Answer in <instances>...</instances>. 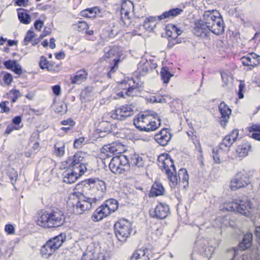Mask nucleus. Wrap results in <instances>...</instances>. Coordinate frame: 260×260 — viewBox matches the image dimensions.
Returning <instances> with one entry per match:
<instances>
[{"mask_svg":"<svg viewBox=\"0 0 260 260\" xmlns=\"http://www.w3.org/2000/svg\"><path fill=\"white\" fill-rule=\"evenodd\" d=\"M193 32L196 36L202 38L209 36V30L205 25L204 20L203 18L202 20L196 21Z\"/></svg>","mask_w":260,"mask_h":260,"instance_id":"obj_20","label":"nucleus"},{"mask_svg":"<svg viewBox=\"0 0 260 260\" xmlns=\"http://www.w3.org/2000/svg\"><path fill=\"white\" fill-rule=\"evenodd\" d=\"M149 253L146 248H140L132 256L130 260H149Z\"/></svg>","mask_w":260,"mask_h":260,"instance_id":"obj_26","label":"nucleus"},{"mask_svg":"<svg viewBox=\"0 0 260 260\" xmlns=\"http://www.w3.org/2000/svg\"><path fill=\"white\" fill-rule=\"evenodd\" d=\"M150 68V62L146 59H142L138 65L137 73L138 76L140 77L145 75Z\"/></svg>","mask_w":260,"mask_h":260,"instance_id":"obj_25","label":"nucleus"},{"mask_svg":"<svg viewBox=\"0 0 260 260\" xmlns=\"http://www.w3.org/2000/svg\"><path fill=\"white\" fill-rule=\"evenodd\" d=\"M248 129L249 132H258L260 131V124H253L252 126L248 127Z\"/></svg>","mask_w":260,"mask_h":260,"instance_id":"obj_61","label":"nucleus"},{"mask_svg":"<svg viewBox=\"0 0 260 260\" xmlns=\"http://www.w3.org/2000/svg\"><path fill=\"white\" fill-rule=\"evenodd\" d=\"M182 12L183 10L181 9L178 8H173L158 16V20L160 21L167 18H173L180 15Z\"/></svg>","mask_w":260,"mask_h":260,"instance_id":"obj_24","label":"nucleus"},{"mask_svg":"<svg viewBox=\"0 0 260 260\" xmlns=\"http://www.w3.org/2000/svg\"><path fill=\"white\" fill-rule=\"evenodd\" d=\"M136 88L133 86H130L129 84L128 85V87H125V88L123 89V90L120 91L117 93V95L121 97H124L125 95L128 96L134 95L135 91Z\"/></svg>","mask_w":260,"mask_h":260,"instance_id":"obj_35","label":"nucleus"},{"mask_svg":"<svg viewBox=\"0 0 260 260\" xmlns=\"http://www.w3.org/2000/svg\"><path fill=\"white\" fill-rule=\"evenodd\" d=\"M172 134L168 128H163L154 135L155 141L160 145H167L171 139Z\"/></svg>","mask_w":260,"mask_h":260,"instance_id":"obj_18","label":"nucleus"},{"mask_svg":"<svg viewBox=\"0 0 260 260\" xmlns=\"http://www.w3.org/2000/svg\"><path fill=\"white\" fill-rule=\"evenodd\" d=\"M3 80L7 85H10L13 80L11 74L10 73L5 74L3 77Z\"/></svg>","mask_w":260,"mask_h":260,"instance_id":"obj_53","label":"nucleus"},{"mask_svg":"<svg viewBox=\"0 0 260 260\" xmlns=\"http://www.w3.org/2000/svg\"><path fill=\"white\" fill-rule=\"evenodd\" d=\"M238 199H233L231 202H226L223 203L222 209L226 211H237Z\"/></svg>","mask_w":260,"mask_h":260,"instance_id":"obj_33","label":"nucleus"},{"mask_svg":"<svg viewBox=\"0 0 260 260\" xmlns=\"http://www.w3.org/2000/svg\"><path fill=\"white\" fill-rule=\"evenodd\" d=\"M170 213L169 206L166 203H159L154 208L149 211L150 217L157 219L166 218Z\"/></svg>","mask_w":260,"mask_h":260,"instance_id":"obj_13","label":"nucleus"},{"mask_svg":"<svg viewBox=\"0 0 260 260\" xmlns=\"http://www.w3.org/2000/svg\"><path fill=\"white\" fill-rule=\"evenodd\" d=\"M84 141V138L83 137H81L79 139H75L74 143V147L76 148H80Z\"/></svg>","mask_w":260,"mask_h":260,"instance_id":"obj_58","label":"nucleus"},{"mask_svg":"<svg viewBox=\"0 0 260 260\" xmlns=\"http://www.w3.org/2000/svg\"><path fill=\"white\" fill-rule=\"evenodd\" d=\"M150 101L152 103H166V101L164 96L157 95V96H153L150 98Z\"/></svg>","mask_w":260,"mask_h":260,"instance_id":"obj_48","label":"nucleus"},{"mask_svg":"<svg viewBox=\"0 0 260 260\" xmlns=\"http://www.w3.org/2000/svg\"><path fill=\"white\" fill-rule=\"evenodd\" d=\"M56 250L52 244L47 241L41 248V253L44 257L48 258L52 255Z\"/></svg>","mask_w":260,"mask_h":260,"instance_id":"obj_27","label":"nucleus"},{"mask_svg":"<svg viewBox=\"0 0 260 260\" xmlns=\"http://www.w3.org/2000/svg\"><path fill=\"white\" fill-rule=\"evenodd\" d=\"M171 28L174 31L175 40L177 39L178 36L181 34L182 31L175 25H172Z\"/></svg>","mask_w":260,"mask_h":260,"instance_id":"obj_56","label":"nucleus"},{"mask_svg":"<svg viewBox=\"0 0 260 260\" xmlns=\"http://www.w3.org/2000/svg\"><path fill=\"white\" fill-rule=\"evenodd\" d=\"M53 93L56 96H59L61 93V87L59 85H56L52 87Z\"/></svg>","mask_w":260,"mask_h":260,"instance_id":"obj_60","label":"nucleus"},{"mask_svg":"<svg viewBox=\"0 0 260 260\" xmlns=\"http://www.w3.org/2000/svg\"><path fill=\"white\" fill-rule=\"evenodd\" d=\"M241 61L243 66L248 67V69L251 70L260 64V56L252 52L242 57Z\"/></svg>","mask_w":260,"mask_h":260,"instance_id":"obj_17","label":"nucleus"},{"mask_svg":"<svg viewBox=\"0 0 260 260\" xmlns=\"http://www.w3.org/2000/svg\"><path fill=\"white\" fill-rule=\"evenodd\" d=\"M160 76L164 83H168L170 80V78L173 76V75L171 74L168 70L162 68L160 72Z\"/></svg>","mask_w":260,"mask_h":260,"instance_id":"obj_40","label":"nucleus"},{"mask_svg":"<svg viewBox=\"0 0 260 260\" xmlns=\"http://www.w3.org/2000/svg\"><path fill=\"white\" fill-rule=\"evenodd\" d=\"M255 235L257 242L260 244V225L257 226L255 229Z\"/></svg>","mask_w":260,"mask_h":260,"instance_id":"obj_64","label":"nucleus"},{"mask_svg":"<svg viewBox=\"0 0 260 260\" xmlns=\"http://www.w3.org/2000/svg\"><path fill=\"white\" fill-rule=\"evenodd\" d=\"M79 31L87 30L88 28L87 23L84 21H79L74 25Z\"/></svg>","mask_w":260,"mask_h":260,"instance_id":"obj_42","label":"nucleus"},{"mask_svg":"<svg viewBox=\"0 0 260 260\" xmlns=\"http://www.w3.org/2000/svg\"><path fill=\"white\" fill-rule=\"evenodd\" d=\"M118 207L117 200L111 199L107 200L100 206L93 213L91 218L93 221L97 222L109 216L111 213L115 212Z\"/></svg>","mask_w":260,"mask_h":260,"instance_id":"obj_7","label":"nucleus"},{"mask_svg":"<svg viewBox=\"0 0 260 260\" xmlns=\"http://www.w3.org/2000/svg\"><path fill=\"white\" fill-rule=\"evenodd\" d=\"M35 36V35L34 31L31 30H29L22 42L23 45H27L28 43L31 41Z\"/></svg>","mask_w":260,"mask_h":260,"instance_id":"obj_43","label":"nucleus"},{"mask_svg":"<svg viewBox=\"0 0 260 260\" xmlns=\"http://www.w3.org/2000/svg\"><path fill=\"white\" fill-rule=\"evenodd\" d=\"M8 99L11 100L12 104L15 103L20 96V93L17 90H11L7 93Z\"/></svg>","mask_w":260,"mask_h":260,"instance_id":"obj_38","label":"nucleus"},{"mask_svg":"<svg viewBox=\"0 0 260 260\" xmlns=\"http://www.w3.org/2000/svg\"><path fill=\"white\" fill-rule=\"evenodd\" d=\"M205 25L209 31L216 35L222 34L224 30V24L220 13L212 10L205 11L203 15Z\"/></svg>","mask_w":260,"mask_h":260,"instance_id":"obj_2","label":"nucleus"},{"mask_svg":"<svg viewBox=\"0 0 260 260\" xmlns=\"http://www.w3.org/2000/svg\"><path fill=\"white\" fill-rule=\"evenodd\" d=\"M87 157V153L79 151L77 152L72 157H69L66 161L68 166L75 169L77 168L79 172L84 174L87 170L85 158Z\"/></svg>","mask_w":260,"mask_h":260,"instance_id":"obj_8","label":"nucleus"},{"mask_svg":"<svg viewBox=\"0 0 260 260\" xmlns=\"http://www.w3.org/2000/svg\"><path fill=\"white\" fill-rule=\"evenodd\" d=\"M129 163L128 156L120 154L113 157L109 165L110 171L115 174H122L125 171V167Z\"/></svg>","mask_w":260,"mask_h":260,"instance_id":"obj_9","label":"nucleus"},{"mask_svg":"<svg viewBox=\"0 0 260 260\" xmlns=\"http://www.w3.org/2000/svg\"><path fill=\"white\" fill-rule=\"evenodd\" d=\"M218 110L221 115L219 123L222 126L224 127L229 122L232 110L223 102H221L218 106Z\"/></svg>","mask_w":260,"mask_h":260,"instance_id":"obj_19","label":"nucleus"},{"mask_svg":"<svg viewBox=\"0 0 260 260\" xmlns=\"http://www.w3.org/2000/svg\"><path fill=\"white\" fill-rule=\"evenodd\" d=\"M245 92V83L243 81H240L239 85V89L238 92V98L242 99L244 98V93Z\"/></svg>","mask_w":260,"mask_h":260,"instance_id":"obj_44","label":"nucleus"},{"mask_svg":"<svg viewBox=\"0 0 260 260\" xmlns=\"http://www.w3.org/2000/svg\"><path fill=\"white\" fill-rule=\"evenodd\" d=\"M39 64L40 68L43 70L48 68V62L45 57H41Z\"/></svg>","mask_w":260,"mask_h":260,"instance_id":"obj_52","label":"nucleus"},{"mask_svg":"<svg viewBox=\"0 0 260 260\" xmlns=\"http://www.w3.org/2000/svg\"><path fill=\"white\" fill-rule=\"evenodd\" d=\"M131 223L126 219H120L114 225L116 236L120 241H125L131 233Z\"/></svg>","mask_w":260,"mask_h":260,"instance_id":"obj_10","label":"nucleus"},{"mask_svg":"<svg viewBox=\"0 0 260 260\" xmlns=\"http://www.w3.org/2000/svg\"><path fill=\"white\" fill-rule=\"evenodd\" d=\"M15 61H16V60H7L4 62V65L5 66V67L6 68H7V69L12 70L14 67V65L15 63Z\"/></svg>","mask_w":260,"mask_h":260,"instance_id":"obj_54","label":"nucleus"},{"mask_svg":"<svg viewBox=\"0 0 260 260\" xmlns=\"http://www.w3.org/2000/svg\"><path fill=\"white\" fill-rule=\"evenodd\" d=\"M219 150L215 149H213L212 151V155L213 158L214 159V162L216 164H220L221 162V160L219 157Z\"/></svg>","mask_w":260,"mask_h":260,"instance_id":"obj_47","label":"nucleus"},{"mask_svg":"<svg viewBox=\"0 0 260 260\" xmlns=\"http://www.w3.org/2000/svg\"><path fill=\"white\" fill-rule=\"evenodd\" d=\"M44 22L40 19H38L34 23V27L36 29L40 30L43 26Z\"/></svg>","mask_w":260,"mask_h":260,"instance_id":"obj_59","label":"nucleus"},{"mask_svg":"<svg viewBox=\"0 0 260 260\" xmlns=\"http://www.w3.org/2000/svg\"><path fill=\"white\" fill-rule=\"evenodd\" d=\"M116 52V49L115 48H111L108 50V51L105 52V55L103 56L101 60H106L110 58H113Z\"/></svg>","mask_w":260,"mask_h":260,"instance_id":"obj_45","label":"nucleus"},{"mask_svg":"<svg viewBox=\"0 0 260 260\" xmlns=\"http://www.w3.org/2000/svg\"><path fill=\"white\" fill-rule=\"evenodd\" d=\"M5 231L8 234L12 235L14 233L15 229L12 224H7L5 226Z\"/></svg>","mask_w":260,"mask_h":260,"instance_id":"obj_55","label":"nucleus"},{"mask_svg":"<svg viewBox=\"0 0 260 260\" xmlns=\"http://www.w3.org/2000/svg\"><path fill=\"white\" fill-rule=\"evenodd\" d=\"M15 74L17 75H21L22 73V68L20 64H19L17 61H15V63L12 70Z\"/></svg>","mask_w":260,"mask_h":260,"instance_id":"obj_51","label":"nucleus"},{"mask_svg":"<svg viewBox=\"0 0 260 260\" xmlns=\"http://www.w3.org/2000/svg\"><path fill=\"white\" fill-rule=\"evenodd\" d=\"M237 211L242 215L249 217L255 210L253 204L248 199H238Z\"/></svg>","mask_w":260,"mask_h":260,"instance_id":"obj_12","label":"nucleus"},{"mask_svg":"<svg viewBox=\"0 0 260 260\" xmlns=\"http://www.w3.org/2000/svg\"><path fill=\"white\" fill-rule=\"evenodd\" d=\"M158 20V16H150L146 18V24H147V22H149L151 25H152V27L155 26V22Z\"/></svg>","mask_w":260,"mask_h":260,"instance_id":"obj_57","label":"nucleus"},{"mask_svg":"<svg viewBox=\"0 0 260 260\" xmlns=\"http://www.w3.org/2000/svg\"><path fill=\"white\" fill-rule=\"evenodd\" d=\"M8 101L2 102L0 103V108L2 113H9L10 111V108L7 107V104H8Z\"/></svg>","mask_w":260,"mask_h":260,"instance_id":"obj_50","label":"nucleus"},{"mask_svg":"<svg viewBox=\"0 0 260 260\" xmlns=\"http://www.w3.org/2000/svg\"><path fill=\"white\" fill-rule=\"evenodd\" d=\"M101 13V10L98 7L87 8L82 10L80 14L81 16L88 18H94Z\"/></svg>","mask_w":260,"mask_h":260,"instance_id":"obj_28","label":"nucleus"},{"mask_svg":"<svg viewBox=\"0 0 260 260\" xmlns=\"http://www.w3.org/2000/svg\"><path fill=\"white\" fill-rule=\"evenodd\" d=\"M15 4L18 6H23L25 7L27 5V3H28V0H15Z\"/></svg>","mask_w":260,"mask_h":260,"instance_id":"obj_63","label":"nucleus"},{"mask_svg":"<svg viewBox=\"0 0 260 260\" xmlns=\"http://www.w3.org/2000/svg\"><path fill=\"white\" fill-rule=\"evenodd\" d=\"M165 191L162 185L158 183H154L151 188L150 193L153 196H158L162 195Z\"/></svg>","mask_w":260,"mask_h":260,"instance_id":"obj_32","label":"nucleus"},{"mask_svg":"<svg viewBox=\"0 0 260 260\" xmlns=\"http://www.w3.org/2000/svg\"><path fill=\"white\" fill-rule=\"evenodd\" d=\"M252 172L250 170L243 169L237 172L231 179L230 187L232 190L247 188L251 190L252 188L251 179Z\"/></svg>","mask_w":260,"mask_h":260,"instance_id":"obj_4","label":"nucleus"},{"mask_svg":"<svg viewBox=\"0 0 260 260\" xmlns=\"http://www.w3.org/2000/svg\"><path fill=\"white\" fill-rule=\"evenodd\" d=\"M85 253L87 257L90 260H105V256L102 252L89 251L86 252Z\"/></svg>","mask_w":260,"mask_h":260,"instance_id":"obj_31","label":"nucleus"},{"mask_svg":"<svg viewBox=\"0 0 260 260\" xmlns=\"http://www.w3.org/2000/svg\"><path fill=\"white\" fill-rule=\"evenodd\" d=\"M250 146L247 144H243L238 146L236 149V152L239 157H245L248 155L249 148Z\"/></svg>","mask_w":260,"mask_h":260,"instance_id":"obj_34","label":"nucleus"},{"mask_svg":"<svg viewBox=\"0 0 260 260\" xmlns=\"http://www.w3.org/2000/svg\"><path fill=\"white\" fill-rule=\"evenodd\" d=\"M239 131L237 129H233L229 134L225 136L222 142L219 144V150L229 151L238 137Z\"/></svg>","mask_w":260,"mask_h":260,"instance_id":"obj_15","label":"nucleus"},{"mask_svg":"<svg viewBox=\"0 0 260 260\" xmlns=\"http://www.w3.org/2000/svg\"><path fill=\"white\" fill-rule=\"evenodd\" d=\"M134 124L140 131H153L160 125V119L158 118L156 120H153L151 115L138 114L134 119Z\"/></svg>","mask_w":260,"mask_h":260,"instance_id":"obj_5","label":"nucleus"},{"mask_svg":"<svg viewBox=\"0 0 260 260\" xmlns=\"http://www.w3.org/2000/svg\"><path fill=\"white\" fill-rule=\"evenodd\" d=\"M8 175L13 184V181L15 182L18 177L17 172L13 169H9L8 171Z\"/></svg>","mask_w":260,"mask_h":260,"instance_id":"obj_46","label":"nucleus"},{"mask_svg":"<svg viewBox=\"0 0 260 260\" xmlns=\"http://www.w3.org/2000/svg\"><path fill=\"white\" fill-rule=\"evenodd\" d=\"M158 165L165 172L170 180L172 187H175L178 183V179L173 159L167 153H162L158 156Z\"/></svg>","mask_w":260,"mask_h":260,"instance_id":"obj_3","label":"nucleus"},{"mask_svg":"<svg viewBox=\"0 0 260 260\" xmlns=\"http://www.w3.org/2000/svg\"><path fill=\"white\" fill-rule=\"evenodd\" d=\"M85 184L88 185L90 187H96L98 191L105 192L107 189L106 182L98 178H92L85 180L83 182Z\"/></svg>","mask_w":260,"mask_h":260,"instance_id":"obj_21","label":"nucleus"},{"mask_svg":"<svg viewBox=\"0 0 260 260\" xmlns=\"http://www.w3.org/2000/svg\"><path fill=\"white\" fill-rule=\"evenodd\" d=\"M134 12V5L129 0L123 1L121 5L120 20L123 25H128Z\"/></svg>","mask_w":260,"mask_h":260,"instance_id":"obj_11","label":"nucleus"},{"mask_svg":"<svg viewBox=\"0 0 260 260\" xmlns=\"http://www.w3.org/2000/svg\"><path fill=\"white\" fill-rule=\"evenodd\" d=\"M100 197H88L80 192H75L73 194V205L77 209H80V213L89 210L94 207L100 201Z\"/></svg>","mask_w":260,"mask_h":260,"instance_id":"obj_6","label":"nucleus"},{"mask_svg":"<svg viewBox=\"0 0 260 260\" xmlns=\"http://www.w3.org/2000/svg\"><path fill=\"white\" fill-rule=\"evenodd\" d=\"M61 124L64 125H69L70 126H73L75 125V122L72 118H69L67 120H62Z\"/></svg>","mask_w":260,"mask_h":260,"instance_id":"obj_62","label":"nucleus"},{"mask_svg":"<svg viewBox=\"0 0 260 260\" xmlns=\"http://www.w3.org/2000/svg\"><path fill=\"white\" fill-rule=\"evenodd\" d=\"M18 17L19 21L25 24H28L30 23L31 18L30 15L24 12H18Z\"/></svg>","mask_w":260,"mask_h":260,"instance_id":"obj_37","label":"nucleus"},{"mask_svg":"<svg viewBox=\"0 0 260 260\" xmlns=\"http://www.w3.org/2000/svg\"><path fill=\"white\" fill-rule=\"evenodd\" d=\"M87 71L84 70L78 71L74 76H71L70 78L71 83L74 84H80L87 79Z\"/></svg>","mask_w":260,"mask_h":260,"instance_id":"obj_23","label":"nucleus"},{"mask_svg":"<svg viewBox=\"0 0 260 260\" xmlns=\"http://www.w3.org/2000/svg\"><path fill=\"white\" fill-rule=\"evenodd\" d=\"M65 222L63 213L58 209L43 213L37 220L39 225L44 228H56L62 226Z\"/></svg>","mask_w":260,"mask_h":260,"instance_id":"obj_1","label":"nucleus"},{"mask_svg":"<svg viewBox=\"0 0 260 260\" xmlns=\"http://www.w3.org/2000/svg\"><path fill=\"white\" fill-rule=\"evenodd\" d=\"M65 143L62 141L56 143L54 145L56 154L58 156H62L64 153Z\"/></svg>","mask_w":260,"mask_h":260,"instance_id":"obj_36","label":"nucleus"},{"mask_svg":"<svg viewBox=\"0 0 260 260\" xmlns=\"http://www.w3.org/2000/svg\"><path fill=\"white\" fill-rule=\"evenodd\" d=\"M83 174L79 172L77 168L73 169L68 166L62 173L63 181L67 184L73 183Z\"/></svg>","mask_w":260,"mask_h":260,"instance_id":"obj_16","label":"nucleus"},{"mask_svg":"<svg viewBox=\"0 0 260 260\" xmlns=\"http://www.w3.org/2000/svg\"><path fill=\"white\" fill-rule=\"evenodd\" d=\"M113 61L114 62V64L111 68L110 71L108 73V78H111V74L115 71V69L117 68L118 63L119 62V59L113 58Z\"/></svg>","mask_w":260,"mask_h":260,"instance_id":"obj_49","label":"nucleus"},{"mask_svg":"<svg viewBox=\"0 0 260 260\" xmlns=\"http://www.w3.org/2000/svg\"><path fill=\"white\" fill-rule=\"evenodd\" d=\"M129 163H131L132 166H135L137 168H139L141 171L144 172L146 170V160L142 156L138 154H133L131 157Z\"/></svg>","mask_w":260,"mask_h":260,"instance_id":"obj_22","label":"nucleus"},{"mask_svg":"<svg viewBox=\"0 0 260 260\" xmlns=\"http://www.w3.org/2000/svg\"><path fill=\"white\" fill-rule=\"evenodd\" d=\"M252 234L251 233H246L243 237L242 241L239 244V249L244 251L249 248L251 245Z\"/></svg>","mask_w":260,"mask_h":260,"instance_id":"obj_30","label":"nucleus"},{"mask_svg":"<svg viewBox=\"0 0 260 260\" xmlns=\"http://www.w3.org/2000/svg\"><path fill=\"white\" fill-rule=\"evenodd\" d=\"M54 111L57 113H62L66 112L67 111V106L63 103H58L55 104L54 108Z\"/></svg>","mask_w":260,"mask_h":260,"instance_id":"obj_41","label":"nucleus"},{"mask_svg":"<svg viewBox=\"0 0 260 260\" xmlns=\"http://www.w3.org/2000/svg\"><path fill=\"white\" fill-rule=\"evenodd\" d=\"M133 110L128 105L123 106L111 113V117L114 119L124 120L127 117L133 115Z\"/></svg>","mask_w":260,"mask_h":260,"instance_id":"obj_14","label":"nucleus"},{"mask_svg":"<svg viewBox=\"0 0 260 260\" xmlns=\"http://www.w3.org/2000/svg\"><path fill=\"white\" fill-rule=\"evenodd\" d=\"M66 240V235L64 233H61L58 236L49 239L48 241L52 244L56 249H58Z\"/></svg>","mask_w":260,"mask_h":260,"instance_id":"obj_29","label":"nucleus"},{"mask_svg":"<svg viewBox=\"0 0 260 260\" xmlns=\"http://www.w3.org/2000/svg\"><path fill=\"white\" fill-rule=\"evenodd\" d=\"M178 177L179 180H182L183 183H188L189 176L187 171L185 169H181L179 171Z\"/></svg>","mask_w":260,"mask_h":260,"instance_id":"obj_39","label":"nucleus"}]
</instances>
